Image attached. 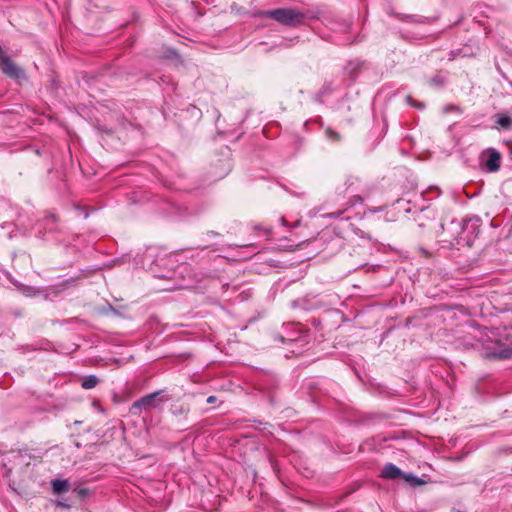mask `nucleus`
<instances>
[{
  "label": "nucleus",
  "instance_id": "nucleus-13",
  "mask_svg": "<svg viewBox=\"0 0 512 512\" xmlns=\"http://www.w3.org/2000/svg\"><path fill=\"white\" fill-rule=\"evenodd\" d=\"M208 234H210V235H212V236H218V235H219L218 233H216V232H214V231H210V232H208Z\"/></svg>",
  "mask_w": 512,
  "mask_h": 512
},
{
  "label": "nucleus",
  "instance_id": "nucleus-11",
  "mask_svg": "<svg viewBox=\"0 0 512 512\" xmlns=\"http://www.w3.org/2000/svg\"><path fill=\"white\" fill-rule=\"evenodd\" d=\"M216 401H217V397H216V396H214V395L209 396V397L207 398V400H206V402H207L208 404H213V403H215Z\"/></svg>",
  "mask_w": 512,
  "mask_h": 512
},
{
  "label": "nucleus",
  "instance_id": "nucleus-1",
  "mask_svg": "<svg viewBox=\"0 0 512 512\" xmlns=\"http://www.w3.org/2000/svg\"><path fill=\"white\" fill-rule=\"evenodd\" d=\"M264 16L271 18L282 25L291 27L300 25L305 19V14L303 12L293 8H277L268 10L264 12Z\"/></svg>",
  "mask_w": 512,
  "mask_h": 512
},
{
  "label": "nucleus",
  "instance_id": "nucleus-2",
  "mask_svg": "<svg viewBox=\"0 0 512 512\" xmlns=\"http://www.w3.org/2000/svg\"><path fill=\"white\" fill-rule=\"evenodd\" d=\"M160 394L161 391H157L146 396H143L142 398L133 403L131 407V412L133 414H139L142 409H154L159 406V403L171 400V398L167 396H163L160 398Z\"/></svg>",
  "mask_w": 512,
  "mask_h": 512
},
{
  "label": "nucleus",
  "instance_id": "nucleus-6",
  "mask_svg": "<svg viewBox=\"0 0 512 512\" xmlns=\"http://www.w3.org/2000/svg\"><path fill=\"white\" fill-rule=\"evenodd\" d=\"M52 488L56 494L64 493L69 490V483L67 480L56 479L52 481Z\"/></svg>",
  "mask_w": 512,
  "mask_h": 512
},
{
  "label": "nucleus",
  "instance_id": "nucleus-7",
  "mask_svg": "<svg viewBox=\"0 0 512 512\" xmlns=\"http://www.w3.org/2000/svg\"><path fill=\"white\" fill-rule=\"evenodd\" d=\"M403 479L405 480V482L409 483L411 486L414 487L426 484V481L411 473H404Z\"/></svg>",
  "mask_w": 512,
  "mask_h": 512
},
{
  "label": "nucleus",
  "instance_id": "nucleus-3",
  "mask_svg": "<svg viewBox=\"0 0 512 512\" xmlns=\"http://www.w3.org/2000/svg\"><path fill=\"white\" fill-rule=\"evenodd\" d=\"M0 70L9 78L19 79L24 75V71L18 67L10 57L4 55L0 47Z\"/></svg>",
  "mask_w": 512,
  "mask_h": 512
},
{
  "label": "nucleus",
  "instance_id": "nucleus-14",
  "mask_svg": "<svg viewBox=\"0 0 512 512\" xmlns=\"http://www.w3.org/2000/svg\"><path fill=\"white\" fill-rule=\"evenodd\" d=\"M58 505L65 507L66 505L64 503L58 502Z\"/></svg>",
  "mask_w": 512,
  "mask_h": 512
},
{
  "label": "nucleus",
  "instance_id": "nucleus-12",
  "mask_svg": "<svg viewBox=\"0 0 512 512\" xmlns=\"http://www.w3.org/2000/svg\"><path fill=\"white\" fill-rule=\"evenodd\" d=\"M93 405H94V406H96V407H97V409H98L100 412H105V410L102 408V406H101L98 402L94 401V402H93Z\"/></svg>",
  "mask_w": 512,
  "mask_h": 512
},
{
  "label": "nucleus",
  "instance_id": "nucleus-9",
  "mask_svg": "<svg viewBox=\"0 0 512 512\" xmlns=\"http://www.w3.org/2000/svg\"><path fill=\"white\" fill-rule=\"evenodd\" d=\"M497 124L499 126H501L502 128L504 129H508L510 128L511 124H512V120L510 117L506 116V115H502L498 118L497 120Z\"/></svg>",
  "mask_w": 512,
  "mask_h": 512
},
{
  "label": "nucleus",
  "instance_id": "nucleus-10",
  "mask_svg": "<svg viewBox=\"0 0 512 512\" xmlns=\"http://www.w3.org/2000/svg\"><path fill=\"white\" fill-rule=\"evenodd\" d=\"M47 221L57 222V216L55 214H50L46 217Z\"/></svg>",
  "mask_w": 512,
  "mask_h": 512
},
{
  "label": "nucleus",
  "instance_id": "nucleus-15",
  "mask_svg": "<svg viewBox=\"0 0 512 512\" xmlns=\"http://www.w3.org/2000/svg\"><path fill=\"white\" fill-rule=\"evenodd\" d=\"M417 106H418L419 108H421V107H423V104L417 103Z\"/></svg>",
  "mask_w": 512,
  "mask_h": 512
},
{
  "label": "nucleus",
  "instance_id": "nucleus-8",
  "mask_svg": "<svg viewBox=\"0 0 512 512\" xmlns=\"http://www.w3.org/2000/svg\"><path fill=\"white\" fill-rule=\"evenodd\" d=\"M99 379L95 375H88L82 381V388L89 390L97 386Z\"/></svg>",
  "mask_w": 512,
  "mask_h": 512
},
{
  "label": "nucleus",
  "instance_id": "nucleus-4",
  "mask_svg": "<svg viewBox=\"0 0 512 512\" xmlns=\"http://www.w3.org/2000/svg\"><path fill=\"white\" fill-rule=\"evenodd\" d=\"M482 157H485V166L489 172H497L501 167L502 156L495 148H487L482 152Z\"/></svg>",
  "mask_w": 512,
  "mask_h": 512
},
{
  "label": "nucleus",
  "instance_id": "nucleus-16",
  "mask_svg": "<svg viewBox=\"0 0 512 512\" xmlns=\"http://www.w3.org/2000/svg\"><path fill=\"white\" fill-rule=\"evenodd\" d=\"M417 106H418L419 108H421V107H423V104L417 103Z\"/></svg>",
  "mask_w": 512,
  "mask_h": 512
},
{
  "label": "nucleus",
  "instance_id": "nucleus-5",
  "mask_svg": "<svg viewBox=\"0 0 512 512\" xmlns=\"http://www.w3.org/2000/svg\"><path fill=\"white\" fill-rule=\"evenodd\" d=\"M403 474L404 473L394 464L388 463L383 467L381 477L395 480L398 478H403Z\"/></svg>",
  "mask_w": 512,
  "mask_h": 512
}]
</instances>
